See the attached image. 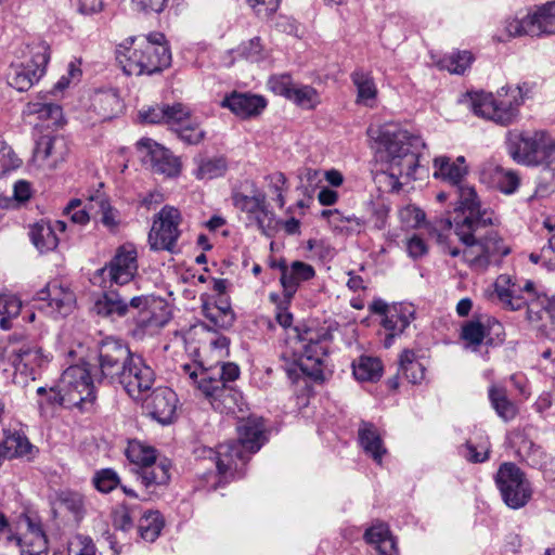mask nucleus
<instances>
[{"instance_id":"nucleus-50","label":"nucleus","mask_w":555,"mask_h":555,"mask_svg":"<svg viewBox=\"0 0 555 555\" xmlns=\"http://www.w3.org/2000/svg\"><path fill=\"white\" fill-rule=\"evenodd\" d=\"M474 57L470 52L452 53L441 61V66L452 74L462 75L470 66Z\"/></svg>"},{"instance_id":"nucleus-38","label":"nucleus","mask_w":555,"mask_h":555,"mask_svg":"<svg viewBox=\"0 0 555 555\" xmlns=\"http://www.w3.org/2000/svg\"><path fill=\"white\" fill-rule=\"evenodd\" d=\"M489 399L496 414L504 421H509L516 415V406L506 396V390L500 387L489 389Z\"/></svg>"},{"instance_id":"nucleus-55","label":"nucleus","mask_w":555,"mask_h":555,"mask_svg":"<svg viewBox=\"0 0 555 555\" xmlns=\"http://www.w3.org/2000/svg\"><path fill=\"white\" fill-rule=\"evenodd\" d=\"M463 455L472 463H482L488 460L489 443L483 441L478 446H475L472 441H467Z\"/></svg>"},{"instance_id":"nucleus-14","label":"nucleus","mask_w":555,"mask_h":555,"mask_svg":"<svg viewBox=\"0 0 555 555\" xmlns=\"http://www.w3.org/2000/svg\"><path fill=\"white\" fill-rule=\"evenodd\" d=\"M93 379L90 369L72 365L63 372L57 384L67 398V404L81 406L95 399Z\"/></svg>"},{"instance_id":"nucleus-64","label":"nucleus","mask_w":555,"mask_h":555,"mask_svg":"<svg viewBox=\"0 0 555 555\" xmlns=\"http://www.w3.org/2000/svg\"><path fill=\"white\" fill-rule=\"evenodd\" d=\"M527 314L530 321L543 320L544 315L548 318L555 317V295L547 299L546 307H544L541 311L533 312V309L528 306Z\"/></svg>"},{"instance_id":"nucleus-53","label":"nucleus","mask_w":555,"mask_h":555,"mask_svg":"<svg viewBox=\"0 0 555 555\" xmlns=\"http://www.w3.org/2000/svg\"><path fill=\"white\" fill-rule=\"evenodd\" d=\"M190 109L181 103H176L173 105H167V120L171 129L175 131V128L182 127L191 119Z\"/></svg>"},{"instance_id":"nucleus-16","label":"nucleus","mask_w":555,"mask_h":555,"mask_svg":"<svg viewBox=\"0 0 555 555\" xmlns=\"http://www.w3.org/2000/svg\"><path fill=\"white\" fill-rule=\"evenodd\" d=\"M155 383V373L141 356L133 354L116 384L134 400L142 399Z\"/></svg>"},{"instance_id":"nucleus-49","label":"nucleus","mask_w":555,"mask_h":555,"mask_svg":"<svg viewBox=\"0 0 555 555\" xmlns=\"http://www.w3.org/2000/svg\"><path fill=\"white\" fill-rule=\"evenodd\" d=\"M493 181L498 189L505 194H513L519 186V177L512 170L496 166L493 170Z\"/></svg>"},{"instance_id":"nucleus-52","label":"nucleus","mask_w":555,"mask_h":555,"mask_svg":"<svg viewBox=\"0 0 555 555\" xmlns=\"http://www.w3.org/2000/svg\"><path fill=\"white\" fill-rule=\"evenodd\" d=\"M20 165L21 159L14 153L12 147L0 137V177L18 168Z\"/></svg>"},{"instance_id":"nucleus-62","label":"nucleus","mask_w":555,"mask_h":555,"mask_svg":"<svg viewBox=\"0 0 555 555\" xmlns=\"http://www.w3.org/2000/svg\"><path fill=\"white\" fill-rule=\"evenodd\" d=\"M390 533H389L388 527L384 524H378V525H375V526H372L371 528H369L364 533V538L367 543L375 544L376 547H378V545Z\"/></svg>"},{"instance_id":"nucleus-44","label":"nucleus","mask_w":555,"mask_h":555,"mask_svg":"<svg viewBox=\"0 0 555 555\" xmlns=\"http://www.w3.org/2000/svg\"><path fill=\"white\" fill-rule=\"evenodd\" d=\"M96 204L99 205V212L101 214L100 222L109 232H117L121 223L120 212L103 196H96Z\"/></svg>"},{"instance_id":"nucleus-43","label":"nucleus","mask_w":555,"mask_h":555,"mask_svg":"<svg viewBox=\"0 0 555 555\" xmlns=\"http://www.w3.org/2000/svg\"><path fill=\"white\" fill-rule=\"evenodd\" d=\"M488 335L486 326L478 320H470L463 324L461 338L474 350L480 346Z\"/></svg>"},{"instance_id":"nucleus-1","label":"nucleus","mask_w":555,"mask_h":555,"mask_svg":"<svg viewBox=\"0 0 555 555\" xmlns=\"http://www.w3.org/2000/svg\"><path fill=\"white\" fill-rule=\"evenodd\" d=\"M461 196L464 205L462 210L454 211L452 220L447 221L449 227L454 228L464 248L447 246L444 251L452 257L462 256L463 261L474 270L485 271L509 254V248L493 228L494 212L482 209L474 199L475 194L470 189H464Z\"/></svg>"},{"instance_id":"nucleus-5","label":"nucleus","mask_w":555,"mask_h":555,"mask_svg":"<svg viewBox=\"0 0 555 555\" xmlns=\"http://www.w3.org/2000/svg\"><path fill=\"white\" fill-rule=\"evenodd\" d=\"M135 37H129L116 48V60L126 75H153L171 64V52L167 46L141 44Z\"/></svg>"},{"instance_id":"nucleus-54","label":"nucleus","mask_w":555,"mask_h":555,"mask_svg":"<svg viewBox=\"0 0 555 555\" xmlns=\"http://www.w3.org/2000/svg\"><path fill=\"white\" fill-rule=\"evenodd\" d=\"M82 203L78 198L69 201L64 208V214L76 224H87L90 220L89 212L86 207H81Z\"/></svg>"},{"instance_id":"nucleus-60","label":"nucleus","mask_w":555,"mask_h":555,"mask_svg":"<svg viewBox=\"0 0 555 555\" xmlns=\"http://www.w3.org/2000/svg\"><path fill=\"white\" fill-rule=\"evenodd\" d=\"M281 0H247L254 11L262 17H268L274 13Z\"/></svg>"},{"instance_id":"nucleus-51","label":"nucleus","mask_w":555,"mask_h":555,"mask_svg":"<svg viewBox=\"0 0 555 555\" xmlns=\"http://www.w3.org/2000/svg\"><path fill=\"white\" fill-rule=\"evenodd\" d=\"M93 485L100 492L108 493L120 485V479L115 470L105 468L95 473Z\"/></svg>"},{"instance_id":"nucleus-35","label":"nucleus","mask_w":555,"mask_h":555,"mask_svg":"<svg viewBox=\"0 0 555 555\" xmlns=\"http://www.w3.org/2000/svg\"><path fill=\"white\" fill-rule=\"evenodd\" d=\"M91 106L102 120H109L121 109V102L117 93L102 91L93 95Z\"/></svg>"},{"instance_id":"nucleus-19","label":"nucleus","mask_w":555,"mask_h":555,"mask_svg":"<svg viewBox=\"0 0 555 555\" xmlns=\"http://www.w3.org/2000/svg\"><path fill=\"white\" fill-rule=\"evenodd\" d=\"M35 307L53 318L67 315L75 301L74 293L56 281L48 283L37 293Z\"/></svg>"},{"instance_id":"nucleus-36","label":"nucleus","mask_w":555,"mask_h":555,"mask_svg":"<svg viewBox=\"0 0 555 555\" xmlns=\"http://www.w3.org/2000/svg\"><path fill=\"white\" fill-rule=\"evenodd\" d=\"M352 367L354 377L360 382H377L383 374L380 360L373 357H361Z\"/></svg>"},{"instance_id":"nucleus-30","label":"nucleus","mask_w":555,"mask_h":555,"mask_svg":"<svg viewBox=\"0 0 555 555\" xmlns=\"http://www.w3.org/2000/svg\"><path fill=\"white\" fill-rule=\"evenodd\" d=\"M358 439L364 452L376 463L380 464L387 451L376 426L370 422L362 421L358 429Z\"/></svg>"},{"instance_id":"nucleus-4","label":"nucleus","mask_w":555,"mask_h":555,"mask_svg":"<svg viewBox=\"0 0 555 555\" xmlns=\"http://www.w3.org/2000/svg\"><path fill=\"white\" fill-rule=\"evenodd\" d=\"M263 424L256 418H248L237 426V439L220 443L216 450L203 447L196 451L202 461L208 460L216 467L218 475L227 477L240 473L264 442Z\"/></svg>"},{"instance_id":"nucleus-34","label":"nucleus","mask_w":555,"mask_h":555,"mask_svg":"<svg viewBox=\"0 0 555 555\" xmlns=\"http://www.w3.org/2000/svg\"><path fill=\"white\" fill-rule=\"evenodd\" d=\"M29 237L34 246L40 253L51 251L56 248L59 237L54 233L52 224L49 222L40 221L31 225L29 230Z\"/></svg>"},{"instance_id":"nucleus-42","label":"nucleus","mask_w":555,"mask_h":555,"mask_svg":"<svg viewBox=\"0 0 555 555\" xmlns=\"http://www.w3.org/2000/svg\"><path fill=\"white\" fill-rule=\"evenodd\" d=\"M139 508L137 505L121 503L114 511L113 525L116 529L127 532L134 526Z\"/></svg>"},{"instance_id":"nucleus-29","label":"nucleus","mask_w":555,"mask_h":555,"mask_svg":"<svg viewBox=\"0 0 555 555\" xmlns=\"http://www.w3.org/2000/svg\"><path fill=\"white\" fill-rule=\"evenodd\" d=\"M68 153L67 141L61 135H42L36 143L34 155L37 159H51L52 164L63 162Z\"/></svg>"},{"instance_id":"nucleus-2","label":"nucleus","mask_w":555,"mask_h":555,"mask_svg":"<svg viewBox=\"0 0 555 555\" xmlns=\"http://www.w3.org/2000/svg\"><path fill=\"white\" fill-rule=\"evenodd\" d=\"M369 134L375 142L376 155L389 166L391 190L400 191L402 184L399 178L414 176L425 142L420 135L412 134L396 124L370 128Z\"/></svg>"},{"instance_id":"nucleus-46","label":"nucleus","mask_w":555,"mask_h":555,"mask_svg":"<svg viewBox=\"0 0 555 555\" xmlns=\"http://www.w3.org/2000/svg\"><path fill=\"white\" fill-rule=\"evenodd\" d=\"M175 132L181 141L190 145L199 144L206 134L205 130L195 118H191L185 125H182V127L175 128Z\"/></svg>"},{"instance_id":"nucleus-15","label":"nucleus","mask_w":555,"mask_h":555,"mask_svg":"<svg viewBox=\"0 0 555 555\" xmlns=\"http://www.w3.org/2000/svg\"><path fill=\"white\" fill-rule=\"evenodd\" d=\"M138 272V254L132 245H121L117 248L114 257L98 273L105 281L106 279L118 286L128 285Z\"/></svg>"},{"instance_id":"nucleus-7","label":"nucleus","mask_w":555,"mask_h":555,"mask_svg":"<svg viewBox=\"0 0 555 555\" xmlns=\"http://www.w3.org/2000/svg\"><path fill=\"white\" fill-rule=\"evenodd\" d=\"M529 92L530 88L527 83L515 88L502 87L498 92L499 96H511L508 100L498 101L492 93L476 92L470 95V106L475 115L508 126L517 118L518 108Z\"/></svg>"},{"instance_id":"nucleus-25","label":"nucleus","mask_w":555,"mask_h":555,"mask_svg":"<svg viewBox=\"0 0 555 555\" xmlns=\"http://www.w3.org/2000/svg\"><path fill=\"white\" fill-rule=\"evenodd\" d=\"M9 357L16 369L23 366L31 372L49 362V356L44 354L42 348L33 340L12 343L9 347Z\"/></svg>"},{"instance_id":"nucleus-11","label":"nucleus","mask_w":555,"mask_h":555,"mask_svg":"<svg viewBox=\"0 0 555 555\" xmlns=\"http://www.w3.org/2000/svg\"><path fill=\"white\" fill-rule=\"evenodd\" d=\"M127 459L135 466L137 481L150 493L151 488L166 485L170 478L169 464L156 461V451L139 441H130L126 449Z\"/></svg>"},{"instance_id":"nucleus-26","label":"nucleus","mask_w":555,"mask_h":555,"mask_svg":"<svg viewBox=\"0 0 555 555\" xmlns=\"http://www.w3.org/2000/svg\"><path fill=\"white\" fill-rule=\"evenodd\" d=\"M415 319V310L412 306L395 305L382 320V326L388 332L384 346L389 348L396 336H399Z\"/></svg>"},{"instance_id":"nucleus-3","label":"nucleus","mask_w":555,"mask_h":555,"mask_svg":"<svg viewBox=\"0 0 555 555\" xmlns=\"http://www.w3.org/2000/svg\"><path fill=\"white\" fill-rule=\"evenodd\" d=\"M182 369L189 379L209 400L214 410L225 414L243 411V395L230 384L236 380L241 374L236 363L218 361L209 367L201 365L197 370L185 364Z\"/></svg>"},{"instance_id":"nucleus-37","label":"nucleus","mask_w":555,"mask_h":555,"mask_svg":"<svg viewBox=\"0 0 555 555\" xmlns=\"http://www.w3.org/2000/svg\"><path fill=\"white\" fill-rule=\"evenodd\" d=\"M398 374L403 375L412 384H418L424 379L425 367L415 360L413 351L404 350L400 354Z\"/></svg>"},{"instance_id":"nucleus-17","label":"nucleus","mask_w":555,"mask_h":555,"mask_svg":"<svg viewBox=\"0 0 555 555\" xmlns=\"http://www.w3.org/2000/svg\"><path fill=\"white\" fill-rule=\"evenodd\" d=\"M434 177L440 178L444 181H448L455 191L457 196V206L454 211L462 210V191L464 189L473 190L475 196L474 199L480 204L476 190L474 186L463 183V179L468 173V168L466 166V160L464 156H459L454 160H451L448 156H439L434 159Z\"/></svg>"},{"instance_id":"nucleus-23","label":"nucleus","mask_w":555,"mask_h":555,"mask_svg":"<svg viewBox=\"0 0 555 555\" xmlns=\"http://www.w3.org/2000/svg\"><path fill=\"white\" fill-rule=\"evenodd\" d=\"M21 524L26 527L23 537L9 534L7 540L9 542L15 541L16 545L21 547L23 555H47L48 540L41 524L28 516H25Z\"/></svg>"},{"instance_id":"nucleus-9","label":"nucleus","mask_w":555,"mask_h":555,"mask_svg":"<svg viewBox=\"0 0 555 555\" xmlns=\"http://www.w3.org/2000/svg\"><path fill=\"white\" fill-rule=\"evenodd\" d=\"M94 353L89 363L92 376L109 385L117 383L133 356L122 340L112 336L96 343Z\"/></svg>"},{"instance_id":"nucleus-57","label":"nucleus","mask_w":555,"mask_h":555,"mask_svg":"<svg viewBox=\"0 0 555 555\" xmlns=\"http://www.w3.org/2000/svg\"><path fill=\"white\" fill-rule=\"evenodd\" d=\"M69 555H95V545L87 537H77L68 547Z\"/></svg>"},{"instance_id":"nucleus-45","label":"nucleus","mask_w":555,"mask_h":555,"mask_svg":"<svg viewBox=\"0 0 555 555\" xmlns=\"http://www.w3.org/2000/svg\"><path fill=\"white\" fill-rule=\"evenodd\" d=\"M250 218L256 221L258 229L266 236L271 237L275 234L279 221L274 212L269 209L267 199L264 201L263 207H260L259 211L255 212Z\"/></svg>"},{"instance_id":"nucleus-24","label":"nucleus","mask_w":555,"mask_h":555,"mask_svg":"<svg viewBox=\"0 0 555 555\" xmlns=\"http://www.w3.org/2000/svg\"><path fill=\"white\" fill-rule=\"evenodd\" d=\"M138 149L150 156L152 170L166 177H175L180 172L179 159L167 149L152 139L143 138L137 143Z\"/></svg>"},{"instance_id":"nucleus-20","label":"nucleus","mask_w":555,"mask_h":555,"mask_svg":"<svg viewBox=\"0 0 555 555\" xmlns=\"http://www.w3.org/2000/svg\"><path fill=\"white\" fill-rule=\"evenodd\" d=\"M49 56L37 53L26 63L12 65L8 72V83L20 92L29 90L44 74Z\"/></svg>"},{"instance_id":"nucleus-28","label":"nucleus","mask_w":555,"mask_h":555,"mask_svg":"<svg viewBox=\"0 0 555 555\" xmlns=\"http://www.w3.org/2000/svg\"><path fill=\"white\" fill-rule=\"evenodd\" d=\"M221 105L242 118H248L260 114L267 102L260 95L233 92L223 99Z\"/></svg>"},{"instance_id":"nucleus-8","label":"nucleus","mask_w":555,"mask_h":555,"mask_svg":"<svg viewBox=\"0 0 555 555\" xmlns=\"http://www.w3.org/2000/svg\"><path fill=\"white\" fill-rule=\"evenodd\" d=\"M147 308L146 296H130L125 291L120 292L112 286L94 304V310L99 315L112 321L131 317L141 331L151 322V312Z\"/></svg>"},{"instance_id":"nucleus-48","label":"nucleus","mask_w":555,"mask_h":555,"mask_svg":"<svg viewBox=\"0 0 555 555\" xmlns=\"http://www.w3.org/2000/svg\"><path fill=\"white\" fill-rule=\"evenodd\" d=\"M37 395L41 397V399L38 401V405L41 411H43L46 408H54L67 404V398L66 396H63L64 392L62 391L59 384L49 389L46 387H39L37 389Z\"/></svg>"},{"instance_id":"nucleus-41","label":"nucleus","mask_w":555,"mask_h":555,"mask_svg":"<svg viewBox=\"0 0 555 555\" xmlns=\"http://www.w3.org/2000/svg\"><path fill=\"white\" fill-rule=\"evenodd\" d=\"M266 199V194L259 191L250 196L241 192H234L232 195L233 205L241 211L248 214L249 217L259 211L260 207H263Z\"/></svg>"},{"instance_id":"nucleus-27","label":"nucleus","mask_w":555,"mask_h":555,"mask_svg":"<svg viewBox=\"0 0 555 555\" xmlns=\"http://www.w3.org/2000/svg\"><path fill=\"white\" fill-rule=\"evenodd\" d=\"M314 276V268L304 261H293L289 269H284L283 275L280 276V283L283 287V297L285 302H291L300 283L310 281Z\"/></svg>"},{"instance_id":"nucleus-40","label":"nucleus","mask_w":555,"mask_h":555,"mask_svg":"<svg viewBox=\"0 0 555 555\" xmlns=\"http://www.w3.org/2000/svg\"><path fill=\"white\" fill-rule=\"evenodd\" d=\"M22 309V301L13 294L0 295V326L3 330L10 328V321L16 318Z\"/></svg>"},{"instance_id":"nucleus-56","label":"nucleus","mask_w":555,"mask_h":555,"mask_svg":"<svg viewBox=\"0 0 555 555\" xmlns=\"http://www.w3.org/2000/svg\"><path fill=\"white\" fill-rule=\"evenodd\" d=\"M214 308L221 317L220 327H229L233 324L235 317L227 296L218 297Z\"/></svg>"},{"instance_id":"nucleus-6","label":"nucleus","mask_w":555,"mask_h":555,"mask_svg":"<svg viewBox=\"0 0 555 555\" xmlns=\"http://www.w3.org/2000/svg\"><path fill=\"white\" fill-rule=\"evenodd\" d=\"M507 149L513 159L519 164L541 165L555 171V139L546 131H509Z\"/></svg>"},{"instance_id":"nucleus-47","label":"nucleus","mask_w":555,"mask_h":555,"mask_svg":"<svg viewBox=\"0 0 555 555\" xmlns=\"http://www.w3.org/2000/svg\"><path fill=\"white\" fill-rule=\"evenodd\" d=\"M236 51L240 56L253 63L261 62L267 57V51L259 37H254L248 41L242 42Z\"/></svg>"},{"instance_id":"nucleus-59","label":"nucleus","mask_w":555,"mask_h":555,"mask_svg":"<svg viewBox=\"0 0 555 555\" xmlns=\"http://www.w3.org/2000/svg\"><path fill=\"white\" fill-rule=\"evenodd\" d=\"M530 14H527L524 18H513L506 21L505 29L508 33L509 36L516 37V36H522L528 35L530 30Z\"/></svg>"},{"instance_id":"nucleus-31","label":"nucleus","mask_w":555,"mask_h":555,"mask_svg":"<svg viewBox=\"0 0 555 555\" xmlns=\"http://www.w3.org/2000/svg\"><path fill=\"white\" fill-rule=\"evenodd\" d=\"M529 36H548L555 34V0L539 7L530 14Z\"/></svg>"},{"instance_id":"nucleus-33","label":"nucleus","mask_w":555,"mask_h":555,"mask_svg":"<svg viewBox=\"0 0 555 555\" xmlns=\"http://www.w3.org/2000/svg\"><path fill=\"white\" fill-rule=\"evenodd\" d=\"M165 526L163 515L158 511H145L138 522V534L144 542L153 543Z\"/></svg>"},{"instance_id":"nucleus-39","label":"nucleus","mask_w":555,"mask_h":555,"mask_svg":"<svg viewBox=\"0 0 555 555\" xmlns=\"http://www.w3.org/2000/svg\"><path fill=\"white\" fill-rule=\"evenodd\" d=\"M228 169L223 157L202 158L197 163L195 176L199 180H211L225 173Z\"/></svg>"},{"instance_id":"nucleus-12","label":"nucleus","mask_w":555,"mask_h":555,"mask_svg":"<svg viewBox=\"0 0 555 555\" xmlns=\"http://www.w3.org/2000/svg\"><path fill=\"white\" fill-rule=\"evenodd\" d=\"M495 483L504 503L513 508L524 507L532 496V488L524 472L514 463L500 465Z\"/></svg>"},{"instance_id":"nucleus-58","label":"nucleus","mask_w":555,"mask_h":555,"mask_svg":"<svg viewBox=\"0 0 555 555\" xmlns=\"http://www.w3.org/2000/svg\"><path fill=\"white\" fill-rule=\"evenodd\" d=\"M33 113L38 114L41 118H50L56 122L62 116V108L54 103H36Z\"/></svg>"},{"instance_id":"nucleus-22","label":"nucleus","mask_w":555,"mask_h":555,"mask_svg":"<svg viewBox=\"0 0 555 555\" xmlns=\"http://www.w3.org/2000/svg\"><path fill=\"white\" fill-rule=\"evenodd\" d=\"M177 402L178 398L172 389L157 387L144 399L143 408L153 420L167 425L173 421Z\"/></svg>"},{"instance_id":"nucleus-10","label":"nucleus","mask_w":555,"mask_h":555,"mask_svg":"<svg viewBox=\"0 0 555 555\" xmlns=\"http://www.w3.org/2000/svg\"><path fill=\"white\" fill-rule=\"evenodd\" d=\"M327 338V333L320 334L313 331H307L304 336H300L301 341L306 343L304 351L296 361L285 367V373L293 384L298 383L304 376L312 380L323 379L322 365L327 353L323 343Z\"/></svg>"},{"instance_id":"nucleus-61","label":"nucleus","mask_w":555,"mask_h":555,"mask_svg":"<svg viewBox=\"0 0 555 555\" xmlns=\"http://www.w3.org/2000/svg\"><path fill=\"white\" fill-rule=\"evenodd\" d=\"M140 116L143 121L149 124H162L167 120V105L150 107L147 111L141 112Z\"/></svg>"},{"instance_id":"nucleus-63","label":"nucleus","mask_w":555,"mask_h":555,"mask_svg":"<svg viewBox=\"0 0 555 555\" xmlns=\"http://www.w3.org/2000/svg\"><path fill=\"white\" fill-rule=\"evenodd\" d=\"M406 250L410 257L416 259L427 254V245L418 235L414 234L408 240Z\"/></svg>"},{"instance_id":"nucleus-13","label":"nucleus","mask_w":555,"mask_h":555,"mask_svg":"<svg viewBox=\"0 0 555 555\" xmlns=\"http://www.w3.org/2000/svg\"><path fill=\"white\" fill-rule=\"evenodd\" d=\"M180 211L172 206H165L155 216L152 229L149 233V244L152 250H167L175 253L177 241L181 234Z\"/></svg>"},{"instance_id":"nucleus-32","label":"nucleus","mask_w":555,"mask_h":555,"mask_svg":"<svg viewBox=\"0 0 555 555\" xmlns=\"http://www.w3.org/2000/svg\"><path fill=\"white\" fill-rule=\"evenodd\" d=\"M350 77L357 88V103L373 107L377 96V88L372 75L362 69H357Z\"/></svg>"},{"instance_id":"nucleus-18","label":"nucleus","mask_w":555,"mask_h":555,"mask_svg":"<svg viewBox=\"0 0 555 555\" xmlns=\"http://www.w3.org/2000/svg\"><path fill=\"white\" fill-rule=\"evenodd\" d=\"M268 83L275 94L286 98L304 109H313L321 103L320 94L313 87L295 83L289 75L273 76Z\"/></svg>"},{"instance_id":"nucleus-21","label":"nucleus","mask_w":555,"mask_h":555,"mask_svg":"<svg viewBox=\"0 0 555 555\" xmlns=\"http://www.w3.org/2000/svg\"><path fill=\"white\" fill-rule=\"evenodd\" d=\"M534 284L526 281L524 286L512 282L508 275H500L495 282V295L505 309L516 311L528 306L534 297Z\"/></svg>"}]
</instances>
